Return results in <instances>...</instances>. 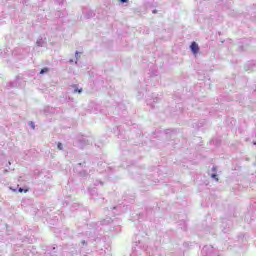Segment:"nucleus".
Listing matches in <instances>:
<instances>
[{"label":"nucleus","instance_id":"obj_8","mask_svg":"<svg viewBox=\"0 0 256 256\" xmlns=\"http://www.w3.org/2000/svg\"><path fill=\"white\" fill-rule=\"evenodd\" d=\"M212 177H217V175L213 174Z\"/></svg>","mask_w":256,"mask_h":256},{"label":"nucleus","instance_id":"obj_7","mask_svg":"<svg viewBox=\"0 0 256 256\" xmlns=\"http://www.w3.org/2000/svg\"><path fill=\"white\" fill-rule=\"evenodd\" d=\"M77 91H78L79 93H81L82 90H81V89H80V90H75V93H77Z\"/></svg>","mask_w":256,"mask_h":256},{"label":"nucleus","instance_id":"obj_4","mask_svg":"<svg viewBox=\"0 0 256 256\" xmlns=\"http://www.w3.org/2000/svg\"><path fill=\"white\" fill-rule=\"evenodd\" d=\"M58 149H59L60 151L63 150V144L58 143Z\"/></svg>","mask_w":256,"mask_h":256},{"label":"nucleus","instance_id":"obj_5","mask_svg":"<svg viewBox=\"0 0 256 256\" xmlns=\"http://www.w3.org/2000/svg\"><path fill=\"white\" fill-rule=\"evenodd\" d=\"M29 125H30V127H32V129H35V123L29 122Z\"/></svg>","mask_w":256,"mask_h":256},{"label":"nucleus","instance_id":"obj_2","mask_svg":"<svg viewBox=\"0 0 256 256\" xmlns=\"http://www.w3.org/2000/svg\"><path fill=\"white\" fill-rule=\"evenodd\" d=\"M19 193H27L29 191V189H23V188H19Z\"/></svg>","mask_w":256,"mask_h":256},{"label":"nucleus","instance_id":"obj_1","mask_svg":"<svg viewBox=\"0 0 256 256\" xmlns=\"http://www.w3.org/2000/svg\"><path fill=\"white\" fill-rule=\"evenodd\" d=\"M190 49L194 55H197V53H199V44H197V42H192Z\"/></svg>","mask_w":256,"mask_h":256},{"label":"nucleus","instance_id":"obj_6","mask_svg":"<svg viewBox=\"0 0 256 256\" xmlns=\"http://www.w3.org/2000/svg\"><path fill=\"white\" fill-rule=\"evenodd\" d=\"M121 3H127V0H120Z\"/></svg>","mask_w":256,"mask_h":256},{"label":"nucleus","instance_id":"obj_3","mask_svg":"<svg viewBox=\"0 0 256 256\" xmlns=\"http://www.w3.org/2000/svg\"><path fill=\"white\" fill-rule=\"evenodd\" d=\"M47 71H49V69L47 68H44L40 71V75H43V73H47Z\"/></svg>","mask_w":256,"mask_h":256}]
</instances>
